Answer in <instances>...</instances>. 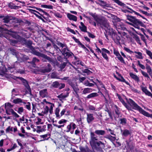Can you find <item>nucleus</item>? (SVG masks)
I'll return each mask as SVG.
<instances>
[{"instance_id":"obj_1","label":"nucleus","mask_w":152,"mask_h":152,"mask_svg":"<svg viewBox=\"0 0 152 152\" xmlns=\"http://www.w3.org/2000/svg\"><path fill=\"white\" fill-rule=\"evenodd\" d=\"M128 102L130 105L133 107V109L138 111L140 113L148 117L152 118V114H150L148 112L144 110L133 100L129 99Z\"/></svg>"},{"instance_id":"obj_2","label":"nucleus","mask_w":152,"mask_h":152,"mask_svg":"<svg viewBox=\"0 0 152 152\" xmlns=\"http://www.w3.org/2000/svg\"><path fill=\"white\" fill-rule=\"evenodd\" d=\"M90 143L92 148H96V145L98 146L101 145L102 148L105 147L104 144L101 141H96L98 139L94 133L92 132L90 133Z\"/></svg>"},{"instance_id":"obj_3","label":"nucleus","mask_w":152,"mask_h":152,"mask_svg":"<svg viewBox=\"0 0 152 152\" xmlns=\"http://www.w3.org/2000/svg\"><path fill=\"white\" fill-rule=\"evenodd\" d=\"M13 106V105L10 102L6 103L4 104L6 113L8 115H12L15 118H18L19 115L12 108Z\"/></svg>"},{"instance_id":"obj_4","label":"nucleus","mask_w":152,"mask_h":152,"mask_svg":"<svg viewBox=\"0 0 152 152\" xmlns=\"http://www.w3.org/2000/svg\"><path fill=\"white\" fill-rule=\"evenodd\" d=\"M127 19L132 23H130L127 22L126 23L138 29H140V26L141 25L142 23L141 21L136 18L134 17L129 16L127 17Z\"/></svg>"},{"instance_id":"obj_5","label":"nucleus","mask_w":152,"mask_h":152,"mask_svg":"<svg viewBox=\"0 0 152 152\" xmlns=\"http://www.w3.org/2000/svg\"><path fill=\"white\" fill-rule=\"evenodd\" d=\"M16 78L19 79L23 82V84L25 86L27 89V92L28 93L31 94V89L27 81L21 77H17Z\"/></svg>"},{"instance_id":"obj_6","label":"nucleus","mask_w":152,"mask_h":152,"mask_svg":"<svg viewBox=\"0 0 152 152\" xmlns=\"http://www.w3.org/2000/svg\"><path fill=\"white\" fill-rule=\"evenodd\" d=\"M32 53L34 55H36L37 56L41 57L43 58L50 61H52L51 59L49 57L47 56L46 55H45L43 54L40 53L39 52L36 51L34 49H33L32 50Z\"/></svg>"},{"instance_id":"obj_7","label":"nucleus","mask_w":152,"mask_h":152,"mask_svg":"<svg viewBox=\"0 0 152 152\" xmlns=\"http://www.w3.org/2000/svg\"><path fill=\"white\" fill-rule=\"evenodd\" d=\"M114 25L116 27L117 30L118 29H121L124 30L126 29L124 25L120 21H118L116 23H114Z\"/></svg>"},{"instance_id":"obj_8","label":"nucleus","mask_w":152,"mask_h":152,"mask_svg":"<svg viewBox=\"0 0 152 152\" xmlns=\"http://www.w3.org/2000/svg\"><path fill=\"white\" fill-rule=\"evenodd\" d=\"M102 51L101 53L103 57L107 61H108V58L106 54H110V51L105 48H102Z\"/></svg>"},{"instance_id":"obj_9","label":"nucleus","mask_w":152,"mask_h":152,"mask_svg":"<svg viewBox=\"0 0 152 152\" xmlns=\"http://www.w3.org/2000/svg\"><path fill=\"white\" fill-rule=\"evenodd\" d=\"M11 101L13 103L15 104H20L22 105V104H25L26 102L24 101V100L21 99L20 98H17L16 99H13V101Z\"/></svg>"},{"instance_id":"obj_10","label":"nucleus","mask_w":152,"mask_h":152,"mask_svg":"<svg viewBox=\"0 0 152 152\" xmlns=\"http://www.w3.org/2000/svg\"><path fill=\"white\" fill-rule=\"evenodd\" d=\"M96 3L99 4L100 6L103 7H109V5L107 4L106 2L101 0H97Z\"/></svg>"},{"instance_id":"obj_11","label":"nucleus","mask_w":152,"mask_h":152,"mask_svg":"<svg viewBox=\"0 0 152 152\" xmlns=\"http://www.w3.org/2000/svg\"><path fill=\"white\" fill-rule=\"evenodd\" d=\"M69 93L66 92V93H62L57 96V97L59 99L60 101L62 100L69 96Z\"/></svg>"},{"instance_id":"obj_12","label":"nucleus","mask_w":152,"mask_h":152,"mask_svg":"<svg viewBox=\"0 0 152 152\" xmlns=\"http://www.w3.org/2000/svg\"><path fill=\"white\" fill-rule=\"evenodd\" d=\"M121 133L123 136L127 137L131 134L130 132L127 129H125L122 130H121Z\"/></svg>"},{"instance_id":"obj_13","label":"nucleus","mask_w":152,"mask_h":152,"mask_svg":"<svg viewBox=\"0 0 152 152\" xmlns=\"http://www.w3.org/2000/svg\"><path fill=\"white\" fill-rule=\"evenodd\" d=\"M94 119L93 115L92 114L87 113V121L88 123H90Z\"/></svg>"},{"instance_id":"obj_14","label":"nucleus","mask_w":152,"mask_h":152,"mask_svg":"<svg viewBox=\"0 0 152 152\" xmlns=\"http://www.w3.org/2000/svg\"><path fill=\"white\" fill-rule=\"evenodd\" d=\"M129 75L130 77L136 81L138 82L140 81L139 78L136 75H135L132 73H129Z\"/></svg>"},{"instance_id":"obj_15","label":"nucleus","mask_w":152,"mask_h":152,"mask_svg":"<svg viewBox=\"0 0 152 152\" xmlns=\"http://www.w3.org/2000/svg\"><path fill=\"white\" fill-rule=\"evenodd\" d=\"M80 30L84 32H87V27L82 22H80V26H79Z\"/></svg>"},{"instance_id":"obj_16","label":"nucleus","mask_w":152,"mask_h":152,"mask_svg":"<svg viewBox=\"0 0 152 152\" xmlns=\"http://www.w3.org/2000/svg\"><path fill=\"white\" fill-rule=\"evenodd\" d=\"M40 96L42 97H44L47 96V89H44L41 90L39 92Z\"/></svg>"},{"instance_id":"obj_17","label":"nucleus","mask_w":152,"mask_h":152,"mask_svg":"<svg viewBox=\"0 0 152 152\" xmlns=\"http://www.w3.org/2000/svg\"><path fill=\"white\" fill-rule=\"evenodd\" d=\"M67 16L68 18L70 20H73L74 21H76L77 18L76 16L71 14L68 13Z\"/></svg>"},{"instance_id":"obj_18","label":"nucleus","mask_w":152,"mask_h":152,"mask_svg":"<svg viewBox=\"0 0 152 152\" xmlns=\"http://www.w3.org/2000/svg\"><path fill=\"white\" fill-rule=\"evenodd\" d=\"M93 91V89L91 88H84L82 92V94H86L90 93Z\"/></svg>"},{"instance_id":"obj_19","label":"nucleus","mask_w":152,"mask_h":152,"mask_svg":"<svg viewBox=\"0 0 152 152\" xmlns=\"http://www.w3.org/2000/svg\"><path fill=\"white\" fill-rule=\"evenodd\" d=\"M48 67L46 68L45 69H42V72L43 73H45L50 72L52 69L50 65L49 64H48Z\"/></svg>"},{"instance_id":"obj_20","label":"nucleus","mask_w":152,"mask_h":152,"mask_svg":"<svg viewBox=\"0 0 152 152\" xmlns=\"http://www.w3.org/2000/svg\"><path fill=\"white\" fill-rule=\"evenodd\" d=\"M95 133L98 135H103L105 134V132L103 130H97L95 131Z\"/></svg>"},{"instance_id":"obj_21","label":"nucleus","mask_w":152,"mask_h":152,"mask_svg":"<svg viewBox=\"0 0 152 152\" xmlns=\"http://www.w3.org/2000/svg\"><path fill=\"white\" fill-rule=\"evenodd\" d=\"M134 53L136 54L135 55V56L137 58L140 59H142L143 58V57L142 53L136 51Z\"/></svg>"},{"instance_id":"obj_22","label":"nucleus","mask_w":152,"mask_h":152,"mask_svg":"<svg viewBox=\"0 0 152 152\" xmlns=\"http://www.w3.org/2000/svg\"><path fill=\"white\" fill-rule=\"evenodd\" d=\"M121 102L122 103V104L124 105V106L129 110H131L132 109L124 101V100L121 99L120 100Z\"/></svg>"},{"instance_id":"obj_23","label":"nucleus","mask_w":152,"mask_h":152,"mask_svg":"<svg viewBox=\"0 0 152 152\" xmlns=\"http://www.w3.org/2000/svg\"><path fill=\"white\" fill-rule=\"evenodd\" d=\"M12 19L11 16H7L5 17L3 19V22L5 23H8Z\"/></svg>"},{"instance_id":"obj_24","label":"nucleus","mask_w":152,"mask_h":152,"mask_svg":"<svg viewBox=\"0 0 152 152\" xmlns=\"http://www.w3.org/2000/svg\"><path fill=\"white\" fill-rule=\"evenodd\" d=\"M72 87L74 91L75 92L76 96L77 97H79V95L77 93V92L79 91V89L78 88L77 85H72Z\"/></svg>"},{"instance_id":"obj_25","label":"nucleus","mask_w":152,"mask_h":152,"mask_svg":"<svg viewBox=\"0 0 152 152\" xmlns=\"http://www.w3.org/2000/svg\"><path fill=\"white\" fill-rule=\"evenodd\" d=\"M50 134H46L44 135H42L40 136V137L41 138H43V139L42 140H47L50 137Z\"/></svg>"},{"instance_id":"obj_26","label":"nucleus","mask_w":152,"mask_h":152,"mask_svg":"<svg viewBox=\"0 0 152 152\" xmlns=\"http://www.w3.org/2000/svg\"><path fill=\"white\" fill-rule=\"evenodd\" d=\"M107 31L110 35H113L115 34V32L113 29L109 26L107 27Z\"/></svg>"},{"instance_id":"obj_27","label":"nucleus","mask_w":152,"mask_h":152,"mask_svg":"<svg viewBox=\"0 0 152 152\" xmlns=\"http://www.w3.org/2000/svg\"><path fill=\"white\" fill-rule=\"evenodd\" d=\"M98 96L97 93H93L90 94L88 95L86 98L87 99H90L91 98L96 97Z\"/></svg>"},{"instance_id":"obj_28","label":"nucleus","mask_w":152,"mask_h":152,"mask_svg":"<svg viewBox=\"0 0 152 152\" xmlns=\"http://www.w3.org/2000/svg\"><path fill=\"white\" fill-rule=\"evenodd\" d=\"M133 37L136 40L137 42L140 45H141V43L140 42V39L139 37L137 35H134Z\"/></svg>"},{"instance_id":"obj_29","label":"nucleus","mask_w":152,"mask_h":152,"mask_svg":"<svg viewBox=\"0 0 152 152\" xmlns=\"http://www.w3.org/2000/svg\"><path fill=\"white\" fill-rule=\"evenodd\" d=\"M115 77L118 80H119V81H121V82H125L126 84H127V85H129V83L126 81L125 80V79L122 76H121V78H117L116 77V76H115Z\"/></svg>"},{"instance_id":"obj_30","label":"nucleus","mask_w":152,"mask_h":152,"mask_svg":"<svg viewBox=\"0 0 152 152\" xmlns=\"http://www.w3.org/2000/svg\"><path fill=\"white\" fill-rule=\"evenodd\" d=\"M32 8H35L37 10L39 11L40 12L43 13L44 14L48 16V14L47 13L44 11L41 8L37 7H32Z\"/></svg>"},{"instance_id":"obj_31","label":"nucleus","mask_w":152,"mask_h":152,"mask_svg":"<svg viewBox=\"0 0 152 152\" xmlns=\"http://www.w3.org/2000/svg\"><path fill=\"white\" fill-rule=\"evenodd\" d=\"M91 151L88 148H80V152H91Z\"/></svg>"},{"instance_id":"obj_32","label":"nucleus","mask_w":152,"mask_h":152,"mask_svg":"<svg viewBox=\"0 0 152 152\" xmlns=\"http://www.w3.org/2000/svg\"><path fill=\"white\" fill-rule=\"evenodd\" d=\"M17 145L16 143H15L13 144V146L12 147L10 148H9L7 149V151L8 152L10 151L15 149V148L17 147Z\"/></svg>"},{"instance_id":"obj_33","label":"nucleus","mask_w":152,"mask_h":152,"mask_svg":"<svg viewBox=\"0 0 152 152\" xmlns=\"http://www.w3.org/2000/svg\"><path fill=\"white\" fill-rule=\"evenodd\" d=\"M82 71L83 73H87V75H90L92 73L88 69H83Z\"/></svg>"},{"instance_id":"obj_34","label":"nucleus","mask_w":152,"mask_h":152,"mask_svg":"<svg viewBox=\"0 0 152 152\" xmlns=\"http://www.w3.org/2000/svg\"><path fill=\"white\" fill-rule=\"evenodd\" d=\"M26 105L25 106V107L28 110H31V104L29 102L27 103H26Z\"/></svg>"},{"instance_id":"obj_35","label":"nucleus","mask_w":152,"mask_h":152,"mask_svg":"<svg viewBox=\"0 0 152 152\" xmlns=\"http://www.w3.org/2000/svg\"><path fill=\"white\" fill-rule=\"evenodd\" d=\"M145 51L146 54L150 57L151 59H152V52L147 49Z\"/></svg>"},{"instance_id":"obj_36","label":"nucleus","mask_w":152,"mask_h":152,"mask_svg":"<svg viewBox=\"0 0 152 152\" xmlns=\"http://www.w3.org/2000/svg\"><path fill=\"white\" fill-rule=\"evenodd\" d=\"M59 85V83L57 82V81H55L53 83L52 86L56 88H58V85Z\"/></svg>"},{"instance_id":"obj_37","label":"nucleus","mask_w":152,"mask_h":152,"mask_svg":"<svg viewBox=\"0 0 152 152\" xmlns=\"http://www.w3.org/2000/svg\"><path fill=\"white\" fill-rule=\"evenodd\" d=\"M42 7L48 8L50 9H52L53 7L50 5H46L42 4L41 5Z\"/></svg>"},{"instance_id":"obj_38","label":"nucleus","mask_w":152,"mask_h":152,"mask_svg":"<svg viewBox=\"0 0 152 152\" xmlns=\"http://www.w3.org/2000/svg\"><path fill=\"white\" fill-rule=\"evenodd\" d=\"M91 15L94 17V19L95 20H96L97 22V24L99 23V19L96 16H95L93 14Z\"/></svg>"},{"instance_id":"obj_39","label":"nucleus","mask_w":152,"mask_h":152,"mask_svg":"<svg viewBox=\"0 0 152 152\" xmlns=\"http://www.w3.org/2000/svg\"><path fill=\"white\" fill-rule=\"evenodd\" d=\"M140 35L141 36V39L145 43V45H146V39H145V36L141 34H140Z\"/></svg>"},{"instance_id":"obj_40","label":"nucleus","mask_w":152,"mask_h":152,"mask_svg":"<svg viewBox=\"0 0 152 152\" xmlns=\"http://www.w3.org/2000/svg\"><path fill=\"white\" fill-rule=\"evenodd\" d=\"M51 77L52 78L59 79V78L57 77L56 74L55 72L52 73L51 74Z\"/></svg>"},{"instance_id":"obj_41","label":"nucleus","mask_w":152,"mask_h":152,"mask_svg":"<svg viewBox=\"0 0 152 152\" xmlns=\"http://www.w3.org/2000/svg\"><path fill=\"white\" fill-rule=\"evenodd\" d=\"M118 59L122 63H125V62L123 59L122 57L121 56V55H120L119 56H118L117 57Z\"/></svg>"},{"instance_id":"obj_42","label":"nucleus","mask_w":152,"mask_h":152,"mask_svg":"<svg viewBox=\"0 0 152 152\" xmlns=\"http://www.w3.org/2000/svg\"><path fill=\"white\" fill-rule=\"evenodd\" d=\"M75 59L76 60L74 61L73 63L74 65L77 66L80 64V63H82L81 61H80L78 60H77L76 57L75 56Z\"/></svg>"},{"instance_id":"obj_43","label":"nucleus","mask_w":152,"mask_h":152,"mask_svg":"<svg viewBox=\"0 0 152 152\" xmlns=\"http://www.w3.org/2000/svg\"><path fill=\"white\" fill-rule=\"evenodd\" d=\"M23 108L22 107H20L18 108L17 112L18 113L21 114L23 112Z\"/></svg>"},{"instance_id":"obj_44","label":"nucleus","mask_w":152,"mask_h":152,"mask_svg":"<svg viewBox=\"0 0 152 152\" xmlns=\"http://www.w3.org/2000/svg\"><path fill=\"white\" fill-rule=\"evenodd\" d=\"M65 85L64 83H59V85H58V88L59 89H61L64 88L65 87Z\"/></svg>"},{"instance_id":"obj_45","label":"nucleus","mask_w":152,"mask_h":152,"mask_svg":"<svg viewBox=\"0 0 152 152\" xmlns=\"http://www.w3.org/2000/svg\"><path fill=\"white\" fill-rule=\"evenodd\" d=\"M67 121L64 119H62L60 120L58 122V123L59 124H63L66 123Z\"/></svg>"},{"instance_id":"obj_46","label":"nucleus","mask_w":152,"mask_h":152,"mask_svg":"<svg viewBox=\"0 0 152 152\" xmlns=\"http://www.w3.org/2000/svg\"><path fill=\"white\" fill-rule=\"evenodd\" d=\"M71 129V127L70 124L68 125L66 127V129L65 130V131L67 132H69L70 131Z\"/></svg>"},{"instance_id":"obj_47","label":"nucleus","mask_w":152,"mask_h":152,"mask_svg":"<svg viewBox=\"0 0 152 152\" xmlns=\"http://www.w3.org/2000/svg\"><path fill=\"white\" fill-rule=\"evenodd\" d=\"M60 111V109L58 108H57L56 109V111H55V114L56 115L57 117H59V113Z\"/></svg>"},{"instance_id":"obj_48","label":"nucleus","mask_w":152,"mask_h":152,"mask_svg":"<svg viewBox=\"0 0 152 152\" xmlns=\"http://www.w3.org/2000/svg\"><path fill=\"white\" fill-rule=\"evenodd\" d=\"M39 61V60L35 58H34L33 59L32 61L31 62V63L33 64H34L38 62Z\"/></svg>"},{"instance_id":"obj_49","label":"nucleus","mask_w":152,"mask_h":152,"mask_svg":"<svg viewBox=\"0 0 152 152\" xmlns=\"http://www.w3.org/2000/svg\"><path fill=\"white\" fill-rule=\"evenodd\" d=\"M121 123L122 124H125L126 123V120L125 118L120 119Z\"/></svg>"},{"instance_id":"obj_50","label":"nucleus","mask_w":152,"mask_h":152,"mask_svg":"<svg viewBox=\"0 0 152 152\" xmlns=\"http://www.w3.org/2000/svg\"><path fill=\"white\" fill-rule=\"evenodd\" d=\"M13 131V127L9 126L6 129V131L7 132H8L10 131L12 132Z\"/></svg>"},{"instance_id":"obj_51","label":"nucleus","mask_w":152,"mask_h":152,"mask_svg":"<svg viewBox=\"0 0 152 152\" xmlns=\"http://www.w3.org/2000/svg\"><path fill=\"white\" fill-rule=\"evenodd\" d=\"M115 1L116 3H117L118 5L120 6H123L124 4L122 2L119 0H115Z\"/></svg>"},{"instance_id":"obj_52","label":"nucleus","mask_w":152,"mask_h":152,"mask_svg":"<svg viewBox=\"0 0 152 152\" xmlns=\"http://www.w3.org/2000/svg\"><path fill=\"white\" fill-rule=\"evenodd\" d=\"M29 11L31 13L34 14V15L35 14H36L35 12H36L40 15H41L38 12L34 10L29 9Z\"/></svg>"},{"instance_id":"obj_53","label":"nucleus","mask_w":152,"mask_h":152,"mask_svg":"<svg viewBox=\"0 0 152 152\" xmlns=\"http://www.w3.org/2000/svg\"><path fill=\"white\" fill-rule=\"evenodd\" d=\"M113 53L117 57L120 55L119 52L117 50H116L115 49H114Z\"/></svg>"},{"instance_id":"obj_54","label":"nucleus","mask_w":152,"mask_h":152,"mask_svg":"<svg viewBox=\"0 0 152 152\" xmlns=\"http://www.w3.org/2000/svg\"><path fill=\"white\" fill-rule=\"evenodd\" d=\"M69 51V50L67 49L66 48H64L62 50V54L64 55H65L67 52Z\"/></svg>"},{"instance_id":"obj_55","label":"nucleus","mask_w":152,"mask_h":152,"mask_svg":"<svg viewBox=\"0 0 152 152\" xmlns=\"http://www.w3.org/2000/svg\"><path fill=\"white\" fill-rule=\"evenodd\" d=\"M54 15L55 16L58 18H61L62 17V15L59 13L58 12L55 13Z\"/></svg>"},{"instance_id":"obj_56","label":"nucleus","mask_w":152,"mask_h":152,"mask_svg":"<svg viewBox=\"0 0 152 152\" xmlns=\"http://www.w3.org/2000/svg\"><path fill=\"white\" fill-rule=\"evenodd\" d=\"M137 63H138V65L142 69H145V66H144L142 64H140V62L139 61H137Z\"/></svg>"},{"instance_id":"obj_57","label":"nucleus","mask_w":152,"mask_h":152,"mask_svg":"<svg viewBox=\"0 0 152 152\" xmlns=\"http://www.w3.org/2000/svg\"><path fill=\"white\" fill-rule=\"evenodd\" d=\"M141 72L142 75L145 77H149V76L148 74L145 72H144L143 71H141Z\"/></svg>"},{"instance_id":"obj_58","label":"nucleus","mask_w":152,"mask_h":152,"mask_svg":"<svg viewBox=\"0 0 152 152\" xmlns=\"http://www.w3.org/2000/svg\"><path fill=\"white\" fill-rule=\"evenodd\" d=\"M72 55H73V54L71 52H69L68 51L66 52V54H65V55L64 56H65L69 57L72 56Z\"/></svg>"},{"instance_id":"obj_59","label":"nucleus","mask_w":152,"mask_h":152,"mask_svg":"<svg viewBox=\"0 0 152 152\" xmlns=\"http://www.w3.org/2000/svg\"><path fill=\"white\" fill-rule=\"evenodd\" d=\"M17 142L18 145L20 146L21 149H22L23 147V146L22 144L20 142V140L17 139Z\"/></svg>"},{"instance_id":"obj_60","label":"nucleus","mask_w":152,"mask_h":152,"mask_svg":"<svg viewBox=\"0 0 152 152\" xmlns=\"http://www.w3.org/2000/svg\"><path fill=\"white\" fill-rule=\"evenodd\" d=\"M88 34V36L90 37H91L92 38H94L95 37V36L93 34H92L90 33L89 32H87Z\"/></svg>"},{"instance_id":"obj_61","label":"nucleus","mask_w":152,"mask_h":152,"mask_svg":"<svg viewBox=\"0 0 152 152\" xmlns=\"http://www.w3.org/2000/svg\"><path fill=\"white\" fill-rule=\"evenodd\" d=\"M139 11L142 13L143 14L145 15H146L148 16L149 15V13H148L147 12H145L141 10H140Z\"/></svg>"},{"instance_id":"obj_62","label":"nucleus","mask_w":152,"mask_h":152,"mask_svg":"<svg viewBox=\"0 0 152 152\" xmlns=\"http://www.w3.org/2000/svg\"><path fill=\"white\" fill-rule=\"evenodd\" d=\"M67 29L68 31L71 32V33H72V34H75V32L74 30H73L69 28H68Z\"/></svg>"},{"instance_id":"obj_63","label":"nucleus","mask_w":152,"mask_h":152,"mask_svg":"<svg viewBox=\"0 0 152 152\" xmlns=\"http://www.w3.org/2000/svg\"><path fill=\"white\" fill-rule=\"evenodd\" d=\"M66 63L64 62L60 66V67L61 69H63L66 66Z\"/></svg>"},{"instance_id":"obj_64","label":"nucleus","mask_w":152,"mask_h":152,"mask_svg":"<svg viewBox=\"0 0 152 152\" xmlns=\"http://www.w3.org/2000/svg\"><path fill=\"white\" fill-rule=\"evenodd\" d=\"M70 124L71 127H72L73 129L74 130L76 127V125L75 124L73 123H70Z\"/></svg>"}]
</instances>
